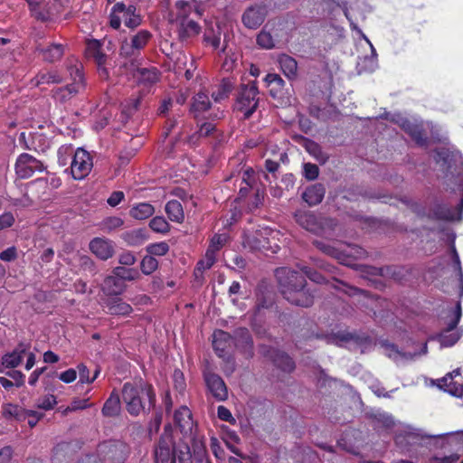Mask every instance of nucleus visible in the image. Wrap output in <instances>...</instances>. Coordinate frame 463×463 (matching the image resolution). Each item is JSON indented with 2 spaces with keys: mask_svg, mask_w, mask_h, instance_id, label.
Segmentation results:
<instances>
[{
  "mask_svg": "<svg viewBox=\"0 0 463 463\" xmlns=\"http://www.w3.org/2000/svg\"><path fill=\"white\" fill-rule=\"evenodd\" d=\"M121 394L127 411L133 417L148 415L156 408V395L154 387L143 380L137 384L125 383Z\"/></svg>",
  "mask_w": 463,
  "mask_h": 463,
  "instance_id": "obj_1",
  "label": "nucleus"
},
{
  "mask_svg": "<svg viewBox=\"0 0 463 463\" xmlns=\"http://www.w3.org/2000/svg\"><path fill=\"white\" fill-rule=\"evenodd\" d=\"M259 90L255 80L241 83L236 97V109L243 113L244 119H249L259 106Z\"/></svg>",
  "mask_w": 463,
  "mask_h": 463,
  "instance_id": "obj_2",
  "label": "nucleus"
},
{
  "mask_svg": "<svg viewBox=\"0 0 463 463\" xmlns=\"http://www.w3.org/2000/svg\"><path fill=\"white\" fill-rule=\"evenodd\" d=\"M129 453V446L119 439L105 440L97 448V456L103 463H124Z\"/></svg>",
  "mask_w": 463,
  "mask_h": 463,
  "instance_id": "obj_3",
  "label": "nucleus"
},
{
  "mask_svg": "<svg viewBox=\"0 0 463 463\" xmlns=\"http://www.w3.org/2000/svg\"><path fill=\"white\" fill-rule=\"evenodd\" d=\"M462 310L460 302H458L453 309L450 310V320L447 324V327L440 333L430 337V340H437L439 342L441 347H450L454 345L461 337V332L458 330L453 331L457 328L458 324L461 318Z\"/></svg>",
  "mask_w": 463,
  "mask_h": 463,
  "instance_id": "obj_4",
  "label": "nucleus"
},
{
  "mask_svg": "<svg viewBox=\"0 0 463 463\" xmlns=\"http://www.w3.org/2000/svg\"><path fill=\"white\" fill-rule=\"evenodd\" d=\"M275 277L278 288L283 298L288 296L293 290L300 288L307 281L305 276L298 270L288 267H280L275 269Z\"/></svg>",
  "mask_w": 463,
  "mask_h": 463,
  "instance_id": "obj_5",
  "label": "nucleus"
},
{
  "mask_svg": "<svg viewBox=\"0 0 463 463\" xmlns=\"http://www.w3.org/2000/svg\"><path fill=\"white\" fill-rule=\"evenodd\" d=\"M301 271L305 278L307 277L311 281L317 284H328L332 288L344 292L348 296H354L361 292L358 288L350 286L345 281L335 279V277L332 278V280L326 279L325 276L313 268L303 266L301 268Z\"/></svg>",
  "mask_w": 463,
  "mask_h": 463,
  "instance_id": "obj_6",
  "label": "nucleus"
},
{
  "mask_svg": "<svg viewBox=\"0 0 463 463\" xmlns=\"http://www.w3.org/2000/svg\"><path fill=\"white\" fill-rule=\"evenodd\" d=\"M434 159L440 165L441 170L446 175H454L456 173L462 175L458 171V165H461L460 156L446 147L435 149Z\"/></svg>",
  "mask_w": 463,
  "mask_h": 463,
  "instance_id": "obj_7",
  "label": "nucleus"
},
{
  "mask_svg": "<svg viewBox=\"0 0 463 463\" xmlns=\"http://www.w3.org/2000/svg\"><path fill=\"white\" fill-rule=\"evenodd\" d=\"M44 169L40 160L27 153L21 154L15 163V173L22 179L29 178L35 172H43Z\"/></svg>",
  "mask_w": 463,
  "mask_h": 463,
  "instance_id": "obj_8",
  "label": "nucleus"
},
{
  "mask_svg": "<svg viewBox=\"0 0 463 463\" xmlns=\"http://www.w3.org/2000/svg\"><path fill=\"white\" fill-rule=\"evenodd\" d=\"M315 292L316 290L309 287L307 281H305L300 288H296L284 298L293 306L308 308L314 305Z\"/></svg>",
  "mask_w": 463,
  "mask_h": 463,
  "instance_id": "obj_9",
  "label": "nucleus"
},
{
  "mask_svg": "<svg viewBox=\"0 0 463 463\" xmlns=\"http://www.w3.org/2000/svg\"><path fill=\"white\" fill-rule=\"evenodd\" d=\"M294 218L302 228L317 235L322 234L324 224L332 222V220L318 219L313 213L301 210L295 213Z\"/></svg>",
  "mask_w": 463,
  "mask_h": 463,
  "instance_id": "obj_10",
  "label": "nucleus"
},
{
  "mask_svg": "<svg viewBox=\"0 0 463 463\" xmlns=\"http://www.w3.org/2000/svg\"><path fill=\"white\" fill-rule=\"evenodd\" d=\"M359 197H362L364 199H380L383 200L384 203H387L386 199L390 198L389 195L383 194L379 190L357 184L351 185L350 187H348L345 190V194L344 195L345 199L351 202L357 201Z\"/></svg>",
  "mask_w": 463,
  "mask_h": 463,
  "instance_id": "obj_11",
  "label": "nucleus"
},
{
  "mask_svg": "<svg viewBox=\"0 0 463 463\" xmlns=\"http://www.w3.org/2000/svg\"><path fill=\"white\" fill-rule=\"evenodd\" d=\"M386 119H390L401 126V128L411 136V137L420 146H425L427 144V137L424 135L423 128L412 123L408 118H402L399 115L393 116L391 118L388 117L386 113L384 116H382Z\"/></svg>",
  "mask_w": 463,
  "mask_h": 463,
  "instance_id": "obj_12",
  "label": "nucleus"
},
{
  "mask_svg": "<svg viewBox=\"0 0 463 463\" xmlns=\"http://www.w3.org/2000/svg\"><path fill=\"white\" fill-rule=\"evenodd\" d=\"M177 444L175 439H158L154 447L156 463H175V451Z\"/></svg>",
  "mask_w": 463,
  "mask_h": 463,
  "instance_id": "obj_13",
  "label": "nucleus"
},
{
  "mask_svg": "<svg viewBox=\"0 0 463 463\" xmlns=\"http://www.w3.org/2000/svg\"><path fill=\"white\" fill-rule=\"evenodd\" d=\"M232 342L235 346L247 358H252L254 355V344L252 336L246 327H238L233 331Z\"/></svg>",
  "mask_w": 463,
  "mask_h": 463,
  "instance_id": "obj_14",
  "label": "nucleus"
},
{
  "mask_svg": "<svg viewBox=\"0 0 463 463\" xmlns=\"http://www.w3.org/2000/svg\"><path fill=\"white\" fill-rule=\"evenodd\" d=\"M204 381L209 392L217 401L228 398V389L222 378L215 373H204Z\"/></svg>",
  "mask_w": 463,
  "mask_h": 463,
  "instance_id": "obj_15",
  "label": "nucleus"
},
{
  "mask_svg": "<svg viewBox=\"0 0 463 463\" xmlns=\"http://www.w3.org/2000/svg\"><path fill=\"white\" fill-rule=\"evenodd\" d=\"M90 250L99 260H107L115 253V244L112 241L96 237L89 244Z\"/></svg>",
  "mask_w": 463,
  "mask_h": 463,
  "instance_id": "obj_16",
  "label": "nucleus"
},
{
  "mask_svg": "<svg viewBox=\"0 0 463 463\" xmlns=\"http://www.w3.org/2000/svg\"><path fill=\"white\" fill-rule=\"evenodd\" d=\"M267 15L263 5H251L248 7L241 17L243 24L249 29H257L262 24Z\"/></svg>",
  "mask_w": 463,
  "mask_h": 463,
  "instance_id": "obj_17",
  "label": "nucleus"
},
{
  "mask_svg": "<svg viewBox=\"0 0 463 463\" xmlns=\"http://www.w3.org/2000/svg\"><path fill=\"white\" fill-rule=\"evenodd\" d=\"M312 244L324 254L330 256L344 265H349L348 259L351 254L341 250L335 246L323 241L314 240Z\"/></svg>",
  "mask_w": 463,
  "mask_h": 463,
  "instance_id": "obj_18",
  "label": "nucleus"
},
{
  "mask_svg": "<svg viewBox=\"0 0 463 463\" xmlns=\"http://www.w3.org/2000/svg\"><path fill=\"white\" fill-rule=\"evenodd\" d=\"M126 288V283L113 273L104 279L101 287V290L106 296L113 298L120 296Z\"/></svg>",
  "mask_w": 463,
  "mask_h": 463,
  "instance_id": "obj_19",
  "label": "nucleus"
},
{
  "mask_svg": "<svg viewBox=\"0 0 463 463\" xmlns=\"http://www.w3.org/2000/svg\"><path fill=\"white\" fill-rule=\"evenodd\" d=\"M85 152L83 150L77 151L73 156L71 168L72 176L75 179L83 178L90 170L91 163L90 158L84 159Z\"/></svg>",
  "mask_w": 463,
  "mask_h": 463,
  "instance_id": "obj_20",
  "label": "nucleus"
},
{
  "mask_svg": "<svg viewBox=\"0 0 463 463\" xmlns=\"http://www.w3.org/2000/svg\"><path fill=\"white\" fill-rule=\"evenodd\" d=\"M325 194V185L323 184L317 183L306 188L305 192L302 194V199L309 206H315L323 201Z\"/></svg>",
  "mask_w": 463,
  "mask_h": 463,
  "instance_id": "obj_21",
  "label": "nucleus"
},
{
  "mask_svg": "<svg viewBox=\"0 0 463 463\" xmlns=\"http://www.w3.org/2000/svg\"><path fill=\"white\" fill-rule=\"evenodd\" d=\"M295 139L298 140L299 144L305 147L307 152L313 156L320 164H325L328 159V156L323 152L320 145L314 140L303 136H298Z\"/></svg>",
  "mask_w": 463,
  "mask_h": 463,
  "instance_id": "obj_22",
  "label": "nucleus"
},
{
  "mask_svg": "<svg viewBox=\"0 0 463 463\" xmlns=\"http://www.w3.org/2000/svg\"><path fill=\"white\" fill-rule=\"evenodd\" d=\"M121 410L120 396L114 390L103 404L101 413L105 417L115 418L120 415Z\"/></svg>",
  "mask_w": 463,
  "mask_h": 463,
  "instance_id": "obj_23",
  "label": "nucleus"
},
{
  "mask_svg": "<svg viewBox=\"0 0 463 463\" xmlns=\"http://www.w3.org/2000/svg\"><path fill=\"white\" fill-rule=\"evenodd\" d=\"M429 218L439 221H454L456 220V214L453 209L441 203H436L430 210Z\"/></svg>",
  "mask_w": 463,
  "mask_h": 463,
  "instance_id": "obj_24",
  "label": "nucleus"
},
{
  "mask_svg": "<svg viewBox=\"0 0 463 463\" xmlns=\"http://www.w3.org/2000/svg\"><path fill=\"white\" fill-rule=\"evenodd\" d=\"M85 53L87 58L92 59L99 67L106 62L107 55L101 52V43L98 40L93 39L87 43Z\"/></svg>",
  "mask_w": 463,
  "mask_h": 463,
  "instance_id": "obj_25",
  "label": "nucleus"
},
{
  "mask_svg": "<svg viewBox=\"0 0 463 463\" xmlns=\"http://www.w3.org/2000/svg\"><path fill=\"white\" fill-rule=\"evenodd\" d=\"M27 350V345L21 343L12 352L5 354L2 357V366L5 368H15L17 367L23 359L24 354H25Z\"/></svg>",
  "mask_w": 463,
  "mask_h": 463,
  "instance_id": "obj_26",
  "label": "nucleus"
},
{
  "mask_svg": "<svg viewBox=\"0 0 463 463\" xmlns=\"http://www.w3.org/2000/svg\"><path fill=\"white\" fill-rule=\"evenodd\" d=\"M272 364L284 373H290L296 368V363L293 358L286 352L279 350Z\"/></svg>",
  "mask_w": 463,
  "mask_h": 463,
  "instance_id": "obj_27",
  "label": "nucleus"
},
{
  "mask_svg": "<svg viewBox=\"0 0 463 463\" xmlns=\"http://www.w3.org/2000/svg\"><path fill=\"white\" fill-rule=\"evenodd\" d=\"M121 237L129 246H138L149 239V234L146 228H140L126 232Z\"/></svg>",
  "mask_w": 463,
  "mask_h": 463,
  "instance_id": "obj_28",
  "label": "nucleus"
},
{
  "mask_svg": "<svg viewBox=\"0 0 463 463\" xmlns=\"http://www.w3.org/2000/svg\"><path fill=\"white\" fill-rule=\"evenodd\" d=\"M201 30L200 25L194 20H184L179 23L178 26V37L181 41L199 34Z\"/></svg>",
  "mask_w": 463,
  "mask_h": 463,
  "instance_id": "obj_29",
  "label": "nucleus"
},
{
  "mask_svg": "<svg viewBox=\"0 0 463 463\" xmlns=\"http://www.w3.org/2000/svg\"><path fill=\"white\" fill-rule=\"evenodd\" d=\"M106 305L111 315L127 316L133 311L129 304L122 301L121 298L118 297L108 299Z\"/></svg>",
  "mask_w": 463,
  "mask_h": 463,
  "instance_id": "obj_30",
  "label": "nucleus"
},
{
  "mask_svg": "<svg viewBox=\"0 0 463 463\" xmlns=\"http://www.w3.org/2000/svg\"><path fill=\"white\" fill-rule=\"evenodd\" d=\"M265 81L271 87L269 89V95L272 98L278 99L282 97V90L285 85V81L279 75L269 73L265 77Z\"/></svg>",
  "mask_w": 463,
  "mask_h": 463,
  "instance_id": "obj_31",
  "label": "nucleus"
},
{
  "mask_svg": "<svg viewBox=\"0 0 463 463\" xmlns=\"http://www.w3.org/2000/svg\"><path fill=\"white\" fill-rule=\"evenodd\" d=\"M279 63L282 71L288 79L296 78L298 71V62L293 57L288 54H281L279 57Z\"/></svg>",
  "mask_w": 463,
  "mask_h": 463,
  "instance_id": "obj_32",
  "label": "nucleus"
},
{
  "mask_svg": "<svg viewBox=\"0 0 463 463\" xmlns=\"http://www.w3.org/2000/svg\"><path fill=\"white\" fill-rule=\"evenodd\" d=\"M234 89V82L230 78L222 79L216 91H213L212 98L215 102L227 99Z\"/></svg>",
  "mask_w": 463,
  "mask_h": 463,
  "instance_id": "obj_33",
  "label": "nucleus"
},
{
  "mask_svg": "<svg viewBox=\"0 0 463 463\" xmlns=\"http://www.w3.org/2000/svg\"><path fill=\"white\" fill-rule=\"evenodd\" d=\"M268 24L257 35V44L266 50H270L277 47V34H273L271 32L267 31Z\"/></svg>",
  "mask_w": 463,
  "mask_h": 463,
  "instance_id": "obj_34",
  "label": "nucleus"
},
{
  "mask_svg": "<svg viewBox=\"0 0 463 463\" xmlns=\"http://www.w3.org/2000/svg\"><path fill=\"white\" fill-rule=\"evenodd\" d=\"M274 304L272 292L269 291L266 287L260 286L257 293L256 309L260 311L261 308H269Z\"/></svg>",
  "mask_w": 463,
  "mask_h": 463,
  "instance_id": "obj_35",
  "label": "nucleus"
},
{
  "mask_svg": "<svg viewBox=\"0 0 463 463\" xmlns=\"http://www.w3.org/2000/svg\"><path fill=\"white\" fill-rule=\"evenodd\" d=\"M155 208L148 203H140L133 206L129 211V215L137 220H145L152 216Z\"/></svg>",
  "mask_w": 463,
  "mask_h": 463,
  "instance_id": "obj_36",
  "label": "nucleus"
},
{
  "mask_svg": "<svg viewBox=\"0 0 463 463\" xmlns=\"http://www.w3.org/2000/svg\"><path fill=\"white\" fill-rule=\"evenodd\" d=\"M382 346H383L386 350L391 351V353L388 354V356L394 361H399L400 359L412 360L415 356H417V352H402L399 350L396 345L389 343L388 341H383Z\"/></svg>",
  "mask_w": 463,
  "mask_h": 463,
  "instance_id": "obj_37",
  "label": "nucleus"
},
{
  "mask_svg": "<svg viewBox=\"0 0 463 463\" xmlns=\"http://www.w3.org/2000/svg\"><path fill=\"white\" fill-rule=\"evenodd\" d=\"M4 414L13 417L18 421H24L27 419L28 415H34L35 411L25 410L18 405L9 403L4 409Z\"/></svg>",
  "mask_w": 463,
  "mask_h": 463,
  "instance_id": "obj_38",
  "label": "nucleus"
},
{
  "mask_svg": "<svg viewBox=\"0 0 463 463\" xmlns=\"http://www.w3.org/2000/svg\"><path fill=\"white\" fill-rule=\"evenodd\" d=\"M439 387L453 396L462 397L463 395V385L453 382L452 373H449L441 379Z\"/></svg>",
  "mask_w": 463,
  "mask_h": 463,
  "instance_id": "obj_39",
  "label": "nucleus"
},
{
  "mask_svg": "<svg viewBox=\"0 0 463 463\" xmlns=\"http://www.w3.org/2000/svg\"><path fill=\"white\" fill-rule=\"evenodd\" d=\"M71 75L73 77V82L71 84H68L63 89L70 96H72L78 93L80 88H83L84 77L80 70L77 67H72L71 69Z\"/></svg>",
  "mask_w": 463,
  "mask_h": 463,
  "instance_id": "obj_40",
  "label": "nucleus"
},
{
  "mask_svg": "<svg viewBox=\"0 0 463 463\" xmlns=\"http://www.w3.org/2000/svg\"><path fill=\"white\" fill-rule=\"evenodd\" d=\"M165 213L173 222H182L184 218L182 204L177 200H171L165 204Z\"/></svg>",
  "mask_w": 463,
  "mask_h": 463,
  "instance_id": "obj_41",
  "label": "nucleus"
},
{
  "mask_svg": "<svg viewBox=\"0 0 463 463\" xmlns=\"http://www.w3.org/2000/svg\"><path fill=\"white\" fill-rule=\"evenodd\" d=\"M211 108V102L208 95L204 92H198L193 98V103L191 105V112H204Z\"/></svg>",
  "mask_w": 463,
  "mask_h": 463,
  "instance_id": "obj_42",
  "label": "nucleus"
},
{
  "mask_svg": "<svg viewBox=\"0 0 463 463\" xmlns=\"http://www.w3.org/2000/svg\"><path fill=\"white\" fill-rule=\"evenodd\" d=\"M175 463H193L191 448L186 442H180L175 451Z\"/></svg>",
  "mask_w": 463,
  "mask_h": 463,
  "instance_id": "obj_43",
  "label": "nucleus"
},
{
  "mask_svg": "<svg viewBox=\"0 0 463 463\" xmlns=\"http://www.w3.org/2000/svg\"><path fill=\"white\" fill-rule=\"evenodd\" d=\"M251 329L255 333V335L260 338H267L271 340V335L268 332V328L265 325L263 319L255 313L253 317L251 318Z\"/></svg>",
  "mask_w": 463,
  "mask_h": 463,
  "instance_id": "obj_44",
  "label": "nucleus"
},
{
  "mask_svg": "<svg viewBox=\"0 0 463 463\" xmlns=\"http://www.w3.org/2000/svg\"><path fill=\"white\" fill-rule=\"evenodd\" d=\"M112 273L117 275L125 283L126 281H134L139 278V272L136 269L118 266L112 269Z\"/></svg>",
  "mask_w": 463,
  "mask_h": 463,
  "instance_id": "obj_45",
  "label": "nucleus"
},
{
  "mask_svg": "<svg viewBox=\"0 0 463 463\" xmlns=\"http://www.w3.org/2000/svg\"><path fill=\"white\" fill-rule=\"evenodd\" d=\"M351 341L362 347V353L374 345L373 339L368 334L358 331L351 333Z\"/></svg>",
  "mask_w": 463,
  "mask_h": 463,
  "instance_id": "obj_46",
  "label": "nucleus"
},
{
  "mask_svg": "<svg viewBox=\"0 0 463 463\" xmlns=\"http://www.w3.org/2000/svg\"><path fill=\"white\" fill-rule=\"evenodd\" d=\"M43 55V59L49 62H54L61 58L63 55V46L61 44H52L45 49L41 51Z\"/></svg>",
  "mask_w": 463,
  "mask_h": 463,
  "instance_id": "obj_47",
  "label": "nucleus"
},
{
  "mask_svg": "<svg viewBox=\"0 0 463 463\" xmlns=\"http://www.w3.org/2000/svg\"><path fill=\"white\" fill-rule=\"evenodd\" d=\"M351 333L349 331H338L336 333H333L331 335H317V338H325L327 343L336 344L341 345L339 343H348L351 342Z\"/></svg>",
  "mask_w": 463,
  "mask_h": 463,
  "instance_id": "obj_48",
  "label": "nucleus"
},
{
  "mask_svg": "<svg viewBox=\"0 0 463 463\" xmlns=\"http://www.w3.org/2000/svg\"><path fill=\"white\" fill-rule=\"evenodd\" d=\"M363 38L370 43L371 49H372V54L371 56H365L363 60V63H358V66H361V69L359 70V72L362 71H373L377 66V61H376V52L370 41L367 39L365 35H363Z\"/></svg>",
  "mask_w": 463,
  "mask_h": 463,
  "instance_id": "obj_49",
  "label": "nucleus"
},
{
  "mask_svg": "<svg viewBox=\"0 0 463 463\" xmlns=\"http://www.w3.org/2000/svg\"><path fill=\"white\" fill-rule=\"evenodd\" d=\"M151 37L152 34L149 31L141 30L132 37V46L136 47L138 51H140L146 45Z\"/></svg>",
  "mask_w": 463,
  "mask_h": 463,
  "instance_id": "obj_50",
  "label": "nucleus"
},
{
  "mask_svg": "<svg viewBox=\"0 0 463 463\" xmlns=\"http://www.w3.org/2000/svg\"><path fill=\"white\" fill-rule=\"evenodd\" d=\"M157 268V260L148 254L146 255L140 262V269L145 275L152 274Z\"/></svg>",
  "mask_w": 463,
  "mask_h": 463,
  "instance_id": "obj_51",
  "label": "nucleus"
},
{
  "mask_svg": "<svg viewBox=\"0 0 463 463\" xmlns=\"http://www.w3.org/2000/svg\"><path fill=\"white\" fill-rule=\"evenodd\" d=\"M149 227L156 232L166 233L170 230V225L162 216H156L149 222Z\"/></svg>",
  "mask_w": 463,
  "mask_h": 463,
  "instance_id": "obj_52",
  "label": "nucleus"
},
{
  "mask_svg": "<svg viewBox=\"0 0 463 463\" xmlns=\"http://www.w3.org/2000/svg\"><path fill=\"white\" fill-rule=\"evenodd\" d=\"M146 250L152 257L164 256L169 251V245L165 241L151 243L146 246Z\"/></svg>",
  "mask_w": 463,
  "mask_h": 463,
  "instance_id": "obj_53",
  "label": "nucleus"
},
{
  "mask_svg": "<svg viewBox=\"0 0 463 463\" xmlns=\"http://www.w3.org/2000/svg\"><path fill=\"white\" fill-rule=\"evenodd\" d=\"M175 8L177 9L175 18L176 21L180 23L184 20H187V17L190 14L192 9V6L189 4V2L185 0H179L175 3Z\"/></svg>",
  "mask_w": 463,
  "mask_h": 463,
  "instance_id": "obj_54",
  "label": "nucleus"
},
{
  "mask_svg": "<svg viewBox=\"0 0 463 463\" xmlns=\"http://www.w3.org/2000/svg\"><path fill=\"white\" fill-rule=\"evenodd\" d=\"M79 266L83 270L88 272L90 275L94 276L98 272L97 266L94 260L87 255H81L79 258Z\"/></svg>",
  "mask_w": 463,
  "mask_h": 463,
  "instance_id": "obj_55",
  "label": "nucleus"
},
{
  "mask_svg": "<svg viewBox=\"0 0 463 463\" xmlns=\"http://www.w3.org/2000/svg\"><path fill=\"white\" fill-rule=\"evenodd\" d=\"M32 15L42 22H46L50 19V14L39 3L29 2Z\"/></svg>",
  "mask_w": 463,
  "mask_h": 463,
  "instance_id": "obj_56",
  "label": "nucleus"
},
{
  "mask_svg": "<svg viewBox=\"0 0 463 463\" xmlns=\"http://www.w3.org/2000/svg\"><path fill=\"white\" fill-rule=\"evenodd\" d=\"M123 224H124V221L121 218L116 217V216H111V217L106 218L102 222L101 228L104 232H110L121 227Z\"/></svg>",
  "mask_w": 463,
  "mask_h": 463,
  "instance_id": "obj_57",
  "label": "nucleus"
},
{
  "mask_svg": "<svg viewBox=\"0 0 463 463\" xmlns=\"http://www.w3.org/2000/svg\"><path fill=\"white\" fill-rule=\"evenodd\" d=\"M137 71L140 77V80L148 83H154L157 80L156 69L137 68Z\"/></svg>",
  "mask_w": 463,
  "mask_h": 463,
  "instance_id": "obj_58",
  "label": "nucleus"
},
{
  "mask_svg": "<svg viewBox=\"0 0 463 463\" xmlns=\"http://www.w3.org/2000/svg\"><path fill=\"white\" fill-rule=\"evenodd\" d=\"M61 77L56 72L40 73L36 77V85L44 83H61Z\"/></svg>",
  "mask_w": 463,
  "mask_h": 463,
  "instance_id": "obj_59",
  "label": "nucleus"
},
{
  "mask_svg": "<svg viewBox=\"0 0 463 463\" xmlns=\"http://www.w3.org/2000/svg\"><path fill=\"white\" fill-rule=\"evenodd\" d=\"M232 340V336L230 333L222 331V330H217L213 333V345H223L228 347L229 343Z\"/></svg>",
  "mask_w": 463,
  "mask_h": 463,
  "instance_id": "obj_60",
  "label": "nucleus"
},
{
  "mask_svg": "<svg viewBox=\"0 0 463 463\" xmlns=\"http://www.w3.org/2000/svg\"><path fill=\"white\" fill-rule=\"evenodd\" d=\"M319 167L316 164L305 163L303 165V175L308 181H314L318 177Z\"/></svg>",
  "mask_w": 463,
  "mask_h": 463,
  "instance_id": "obj_61",
  "label": "nucleus"
},
{
  "mask_svg": "<svg viewBox=\"0 0 463 463\" xmlns=\"http://www.w3.org/2000/svg\"><path fill=\"white\" fill-rule=\"evenodd\" d=\"M258 350L261 356L269 359L272 363L274 356H276V354L279 349L275 348L271 345L261 344V345H259Z\"/></svg>",
  "mask_w": 463,
  "mask_h": 463,
  "instance_id": "obj_62",
  "label": "nucleus"
},
{
  "mask_svg": "<svg viewBox=\"0 0 463 463\" xmlns=\"http://www.w3.org/2000/svg\"><path fill=\"white\" fill-rule=\"evenodd\" d=\"M184 415L187 416L189 420H191V413L187 407H182L180 410L175 411L174 413L175 424L180 428L181 432L184 430V426L182 424Z\"/></svg>",
  "mask_w": 463,
  "mask_h": 463,
  "instance_id": "obj_63",
  "label": "nucleus"
},
{
  "mask_svg": "<svg viewBox=\"0 0 463 463\" xmlns=\"http://www.w3.org/2000/svg\"><path fill=\"white\" fill-rule=\"evenodd\" d=\"M139 53V51L132 46V43L123 42L120 47V55L122 57L130 58L136 57Z\"/></svg>",
  "mask_w": 463,
  "mask_h": 463,
  "instance_id": "obj_64",
  "label": "nucleus"
}]
</instances>
